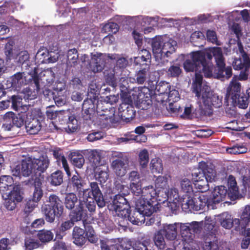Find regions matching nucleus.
Wrapping results in <instances>:
<instances>
[{
    "instance_id": "1",
    "label": "nucleus",
    "mask_w": 250,
    "mask_h": 250,
    "mask_svg": "<svg viewBox=\"0 0 250 250\" xmlns=\"http://www.w3.org/2000/svg\"><path fill=\"white\" fill-rule=\"evenodd\" d=\"M193 92L197 97V104L201 113L209 114L211 107L218 108L222 104V99L216 94H213L208 85L202 83V77L196 74L195 80L192 83Z\"/></svg>"
},
{
    "instance_id": "2",
    "label": "nucleus",
    "mask_w": 250,
    "mask_h": 250,
    "mask_svg": "<svg viewBox=\"0 0 250 250\" xmlns=\"http://www.w3.org/2000/svg\"><path fill=\"white\" fill-rule=\"evenodd\" d=\"M210 51V48L206 51H199L192 52L190 54L191 59H187L184 63V67L187 71H195L196 74L202 75L198 72L202 70L206 77L209 78L212 76L213 65L212 63L207 62L206 57L207 53ZM203 78V77H202ZM196 76L193 81L195 80ZM194 82H193V83Z\"/></svg>"
},
{
    "instance_id": "3",
    "label": "nucleus",
    "mask_w": 250,
    "mask_h": 250,
    "mask_svg": "<svg viewBox=\"0 0 250 250\" xmlns=\"http://www.w3.org/2000/svg\"><path fill=\"white\" fill-rule=\"evenodd\" d=\"M138 194H133L139 197L135 201V208L146 215L150 216L156 210L157 203L154 200L158 195V192L152 186L141 188Z\"/></svg>"
},
{
    "instance_id": "4",
    "label": "nucleus",
    "mask_w": 250,
    "mask_h": 250,
    "mask_svg": "<svg viewBox=\"0 0 250 250\" xmlns=\"http://www.w3.org/2000/svg\"><path fill=\"white\" fill-rule=\"evenodd\" d=\"M42 205V210L46 220L50 223L54 221L56 216L60 217L63 211V206L60 198L55 194H51Z\"/></svg>"
},
{
    "instance_id": "5",
    "label": "nucleus",
    "mask_w": 250,
    "mask_h": 250,
    "mask_svg": "<svg viewBox=\"0 0 250 250\" xmlns=\"http://www.w3.org/2000/svg\"><path fill=\"white\" fill-rule=\"evenodd\" d=\"M180 205L186 212L203 209L205 207V195L198 192L195 195L183 194L180 199Z\"/></svg>"
},
{
    "instance_id": "6",
    "label": "nucleus",
    "mask_w": 250,
    "mask_h": 250,
    "mask_svg": "<svg viewBox=\"0 0 250 250\" xmlns=\"http://www.w3.org/2000/svg\"><path fill=\"white\" fill-rule=\"evenodd\" d=\"M212 56L214 57L216 65L218 68V76L220 78L226 77L229 79L232 75L231 67H225V59L220 47H214L210 48V51L207 53V58L210 61Z\"/></svg>"
},
{
    "instance_id": "7",
    "label": "nucleus",
    "mask_w": 250,
    "mask_h": 250,
    "mask_svg": "<svg viewBox=\"0 0 250 250\" xmlns=\"http://www.w3.org/2000/svg\"><path fill=\"white\" fill-rule=\"evenodd\" d=\"M11 79L12 86L14 87H20L22 85L31 83L35 84L37 90L40 89V79L35 70L26 75L24 73H17Z\"/></svg>"
},
{
    "instance_id": "8",
    "label": "nucleus",
    "mask_w": 250,
    "mask_h": 250,
    "mask_svg": "<svg viewBox=\"0 0 250 250\" xmlns=\"http://www.w3.org/2000/svg\"><path fill=\"white\" fill-rule=\"evenodd\" d=\"M227 193V189L225 186L215 187L208 198H207L205 195V206L207 205L208 208H215L216 204L225 199Z\"/></svg>"
},
{
    "instance_id": "9",
    "label": "nucleus",
    "mask_w": 250,
    "mask_h": 250,
    "mask_svg": "<svg viewBox=\"0 0 250 250\" xmlns=\"http://www.w3.org/2000/svg\"><path fill=\"white\" fill-rule=\"evenodd\" d=\"M13 175L16 177H31L33 179L36 177L35 173L32 168L29 157L23 160L21 163L16 165L11 169Z\"/></svg>"
},
{
    "instance_id": "10",
    "label": "nucleus",
    "mask_w": 250,
    "mask_h": 250,
    "mask_svg": "<svg viewBox=\"0 0 250 250\" xmlns=\"http://www.w3.org/2000/svg\"><path fill=\"white\" fill-rule=\"evenodd\" d=\"M107 57L105 54L95 52L91 54V60L86 67L89 71L94 73L102 71L106 63Z\"/></svg>"
},
{
    "instance_id": "11",
    "label": "nucleus",
    "mask_w": 250,
    "mask_h": 250,
    "mask_svg": "<svg viewBox=\"0 0 250 250\" xmlns=\"http://www.w3.org/2000/svg\"><path fill=\"white\" fill-rule=\"evenodd\" d=\"M2 198L5 200L4 205L6 208L10 210H13L17 204L21 202L23 199L20 187L18 185L14 187L7 192V197Z\"/></svg>"
},
{
    "instance_id": "12",
    "label": "nucleus",
    "mask_w": 250,
    "mask_h": 250,
    "mask_svg": "<svg viewBox=\"0 0 250 250\" xmlns=\"http://www.w3.org/2000/svg\"><path fill=\"white\" fill-rule=\"evenodd\" d=\"M32 166V168L36 175V178L40 176L41 173L44 172L49 167L50 161L46 155H41L36 157L28 156Z\"/></svg>"
},
{
    "instance_id": "13",
    "label": "nucleus",
    "mask_w": 250,
    "mask_h": 250,
    "mask_svg": "<svg viewBox=\"0 0 250 250\" xmlns=\"http://www.w3.org/2000/svg\"><path fill=\"white\" fill-rule=\"evenodd\" d=\"M110 209L114 210L118 214L125 217L129 213V205L126 199L121 195H116L109 206Z\"/></svg>"
},
{
    "instance_id": "14",
    "label": "nucleus",
    "mask_w": 250,
    "mask_h": 250,
    "mask_svg": "<svg viewBox=\"0 0 250 250\" xmlns=\"http://www.w3.org/2000/svg\"><path fill=\"white\" fill-rule=\"evenodd\" d=\"M128 78L126 77L120 78L119 85L120 88V96L124 104L121 105V107L126 106V104H131L133 101L136 100L134 94L132 92L129 91L128 89Z\"/></svg>"
},
{
    "instance_id": "15",
    "label": "nucleus",
    "mask_w": 250,
    "mask_h": 250,
    "mask_svg": "<svg viewBox=\"0 0 250 250\" xmlns=\"http://www.w3.org/2000/svg\"><path fill=\"white\" fill-rule=\"evenodd\" d=\"M128 180L129 181L130 189L133 194H138L142 187L141 176L138 171L132 170L128 174Z\"/></svg>"
},
{
    "instance_id": "16",
    "label": "nucleus",
    "mask_w": 250,
    "mask_h": 250,
    "mask_svg": "<svg viewBox=\"0 0 250 250\" xmlns=\"http://www.w3.org/2000/svg\"><path fill=\"white\" fill-rule=\"evenodd\" d=\"M240 83L237 81L236 77H233L227 89L226 99L228 102L229 100H237V97L240 95Z\"/></svg>"
},
{
    "instance_id": "17",
    "label": "nucleus",
    "mask_w": 250,
    "mask_h": 250,
    "mask_svg": "<svg viewBox=\"0 0 250 250\" xmlns=\"http://www.w3.org/2000/svg\"><path fill=\"white\" fill-rule=\"evenodd\" d=\"M25 128L27 132L30 134H37L41 129L42 125L37 118L32 117L28 113L25 121Z\"/></svg>"
},
{
    "instance_id": "18",
    "label": "nucleus",
    "mask_w": 250,
    "mask_h": 250,
    "mask_svg": "<svg viewBox=\"0 0 250 250\" xmlns=\"http://www.w3.org/2000/svg\"><path fill=\"white\" fill-rule=\"evenodd\" d=\"M16 186L11 176L3 175L0 177V192L2 197H7V192Z\"/></svg>"
},
{
    "instance_id": "19",
    "label": "nucleus",
    "mask_w": 250,
    "mask_h": 250,
    "mask_svg": "<svg viewBox=\"0 0 250 250\" xmlns=\"http://www.w3.org/2000/svg\"><path fill=\"white\" fill-rule=\"evenodd\" d=\"M199 167L202 169V172L206 178L209 182H212L216 179L217 173L213 166L208 165L206 162L202 161L199 163Z\"/></svg>"
},
{
    "instance_id": "20",
    "label": "nucleus",
    "mask_w": 250,
    "mask_h": 250,
    "mask_svg": "<svg viewBox=\"0 0 250 250\" xmlns=\"http://www.w3.org/2000/svg\"><path fill=\"white\" fill-rule=\"evenodd\" d=\"M193 180L195 187L200 192H206L209 189L208 183L209 182L206 178L204 174L195 173L193 175Z\"/></svg>"
},
{
    "instance_id": "21",
    "label": "nucleus",
    "mask_w": 250,
    "mask_h": 250,
    "mask_svg": "<svg viewBox=\"0 0 250 250\" xmlns=\"http://www.w3.org/2000/svg\"><path fill=\"white\" fill-rule=\"evenodd\" d=\"M164 193V198L167 200L169 204H173L175 207L180 206V196H182V194L179 193L177 188H172L168 189H166Z\"/></svg>"
},
{
    "instance_id": "22",
    "label": "nucleus",
    "mask_w": 250,
    "mask_h": 250,
    "mask_svg": "<svg viewBox=\"0 0 250 250\" xmlns=\"http://www.w3.org/2000/svg\"><path fill=\"white\" fill-rule=\"evenodd\" d=\"M80 195V198H81V192L80 191H79ZM85 215V212L83 209V203L81 201V199L79 200V204L75 210L70 212L69 214V219L75 224V222H78L81 220Z\"/></svg>"
},
{
    "instance_id": "23",
    "label": "nucleus",
    "mask_w": 250,
    "mask_h": 250,
    "mask_svg": "<svg viewBox=\"0 0 250 250\" xmlns=\"http://www.w3.org/2000/svg\"><path fill=\"white\" fill-rule=\"evenodd\" d=\"M90 188L84 189L82 192L84 202L85 200L86 201H88V199L93 200V197L102 193L96 182L90 183Z\"/></svg>"
},
{
    "instance_id": "24",
    "label": "nucleus",
    "mask_w": 250,
    "mask_h": 250,
    "mask_svg": "<svg viewBox=\"0 0 250 250\" xmlns=\"http://www.w3.org/2000/svg\"><path fill=\"white\" fill-rule=\"evenodd\" d=\"M163 39L159 37L153 39L152 41V48L154 57L158 62L162 60V47L163 45Z\"/></svg>"
},
{
    "instance_id": "25",
    "label": "nucleus",
    "mask_w": 250,
    "mask_h": 250,
    "mask_svg": "<svg viewBox=\"0 0 250 250\" xmlns=\"http://www.w3.org/2000/svg\"><path fill=\"white\" fill-rule=\"evenodd\" d=\"M177 43L172 39H163V45L162 47V59L165 57H168L171 53L175 51V47Z\"/></svg>"
},
{
    "instance_id": "26",
    "label": "nucleus",
    "mask_w": 250,
    "mask_h": 250,
    "mask_svg": "<svg viewBox=\"0 0 250 250\" xmlns=\"http://www.w3.org/2000/svg\"><path fill=\"white\" fill-rule=\"evenodd\" d=\"M177 228H180V231L183 242H191L194 238V234L190 232L189 223H177Z\"/></svg>"
},
{
    "instance_id": "27",
    "label": "nucleus",
    "mask_w": 250,
    "mask_h": 250,
    "mask_svg": "<svg viewBox=\"0 0 250 250\" xmlns=\"http://www.w3.org/2000/svg\"><path fill=\"white\" fill-rule=\"evenodd\" d=\"M177 229L176 223L173 224H164L163 228L160 231H161V232L165 234L167 239L173 240L177 237Z\"/></svg>"
},
{
    "instance_id": "28",
    "label": "nucleus",
    "mask_w": 250,
    "mask_h": 250,
    "mask_svg": "<svg viewBox=\"0 0 250 250\" xmlns=\"http://www.w3.org/2000/svg\"><path fill=\"white\" fill-rule=\"evenodd\" d=\"M83 229L78 226L74 227L72 231L73 243L77 246H83L86 241Z\"/></svg>"
},
{
    "instance_id": "29",
    "label": "nucleus",
    "mask_w": 250,
    "mask_h": 250,
    "mask_svg": "<svg viewBox=\"0 0 250 250\" xmlns=\"http://www.w3.org/2000/svg\"><path fill=\"white\" fill-rule=\"evenodd\" d=\"M168 88L169 93L167 100L169 103V106H171L173 103L177 102L180 99V96L178 90L176 89L170 90V86L168 83H164L163 85H160L159 90L161 91V93H164L167 91H163V89Z\"/></svg>"
},
{
    "instance_id": "30",
    "label": "nucleus",
    "mask_w": 250,
    "mask_h": 250,
    "mask_svg": "<svg viewBox=\"0 0 250 250\" xmlns=\"http://www.w3.org/2000/svg\"><path fill=\"white\" fill-rule=\"evenodd\" d=\"M128 161H119L118 160H113L111 163V168L118 176H123L126 172V165Z\"/></svg>"
},
{
    "instance_id": "31",
    "label": "nucleus",
    "mask_w": 250,
    "mask_h": 250,
    "mask_svg": "<svg viewBox=\"0 0 250 250\" xmlns=\"http://www.w3.org/2000/svg\"><path fill=\"white\" fill-rule=\"evenodd\" d=\"M4 121L12 122L13 125L18 127H21L24 123V118L21 115H17L12 112H7L4 115Z\"/></svg>"
},
{
    "instance_id": "32",
    "label": "nucleus",
    "mask_w": 250,
    "mask_h": 250,
    "mask_svg": "<svg viewBox=\"0 0 250 250\" xmlns=\"http://www.w3.org/2000/svg\"><path fill=\"white\" fill-rule=\"evenodd\" d=\"M53 156L57 160L58 164L62 165L64 168L67 175L68 177L70 176L71 172L69 170V166L67 162V160L64 157L62 151L60 148H55L53 150Z\"/></svg>"
},
{
    "instance_id": "33",
    "label": "nucleus",
    "mask_w": 250,
    "mask_h": 250,
    "mask_svg": "<svg viewBox=\"0 0 250 250\" xmlns=\"http://www.w3.org/2000/svg\"><path fill=\"white\" fill-rule=\"evenodd\" d=\"M136 211L131 215L129 214L126 215L128 218V220L134 225L138 226L141 225L145 222V216H146L145 213L140 211L138 209L135 208ZM147 216H148L147 215Z\"/></svg>"
},
{
    "instance_id": "34",
    "label": "nucleus",
    "mask_w": 250,
    "mask_h": 250,
    "mask_svg": "<svg viewBox=\"0 0 250 250\" xmlns=\"http://www.w3.org/2000/svg\"><path fill=\"white\" fill-rule=\"evenodd\" d=\"M217 219L221 226L226 229H230L233 227V218L228 212L219 215Z\"/></svg>"
},
{
    "instance_id": "35",
    "label": "nucleus",
    "mask_w": 250,
    "mask_h": 250,
    "mask_svg": "<svg viewBox=\"0 0 250 250\" xmlns=\"http://www.w3.org/2000/svg\"><path fill=\"white\" fill-rule=\"evenodd\" d=\"M242 59H235L232 62V65L234 69L241 70L243 68L248 69L250 66V59L248 55L244 54Z\"/></svg>"
},
{
    "instance_id": "36",
    "label": "nucleus",
    "mask_w": 250,
    "mask_h": 250,
    "mask_svg": "<svg viewBox=\"0 0 250 250\" xmlns=\"http://www.w3.org/2000/svg\"><path fill=\"white\" fill-rule=\"evenodd\" d=\"M72 164L78 168H81L84 163V159L83 154L79 151L71 152L69 155Z\"/></svg>"
},
{
    "instance_id": "37",
    "label": "nucleus",
    "mask_w": 250,
    "mask_h": 250,
    "mask_svg": "<svg viewBox=\"0 0 250 250\" xmlns=\"http://www.w3.org/2000/svg\"><path fill=\"white\" fill-rule=\"evenodd\" d=\"M155 185L156 191L158 192V196H163V192L167 189V179L166 177L159 176L155 181Z\"/></svg>"
},
{
    "instance_id": "38",
    "label": "nucleus",
    "mask_w": 250,
    "mask_h": 250,
    "mask_svg": "<svg viewBox=\"0 0 250 250\" xmlns=\"http://www.w3.org/2000/svg\"><path fill=\"white\" fill-rule=\"evenodd\" d=\"M107 170L108 167L106 166H103L102 167H97L95 177L101 183H105L108 178Z\"/></svg>"
},
{
    "instance_id": "39",
    "label": "nucleus",
    "mask_w": 250,
    "mask_h": 250,
    "mask_svg": "<svg viewBox=\"0 0 250 250\" xmlns=\"http://www.w3.org/2000/svg\"><path fill=\"white\" fill-rule=\"evenodd\" d=\"M74 225V224L70 219L62 221L59 228V233L56 234L57 238L62 239L65 235L66 231L69 230Z\"/></svg>"
},
{
    "instance_id": "40",
    "label": "nucleus",
    "mask_w": 250,
    "mask_h": 250,
    "mask_svg": "<svg viewBox=\"0 0 250 250\" xmlns=\"http://www.w3.org/2000/svg\"><path fill=\"white\" fill-rule=\"evenodd\" d=\"M98 29L96 27L86 29L82 35V38L87 42H90L93 40H96L98 38Z\"/></svg>"
},
{
    "instance_id": "41",
    "label": "nucleus",
    "mask_w": 250,
    "mask_h": 250,
    "mask_svg": "<svg viewBox=\"0 0 250 250\" xmlns=\"http://www.w3.org/2000/svg\"><path fill=\"white\" fill-rule=\"evenodd\" d=\"M78 198L73 193H69L66 195L64 199V205L66 208L71 210L74 208L75 205L78 203Z\"/></svg>"
},
{
    "instance_id": "42",
    "label": "nucleus",
    "mask_w": 250,
    "mask_h": 250,
    "mask_svg": "<svg viewBox=\"0 0 250 250\" xmlns=\"http://www.w3.org/2000/svg\"><path fill=\"white\" fill-rule=\"evenodd\" d=\"M87 152L90 160L97 167L100 164L102 151L99 150L94 149L88 150Z\"/></svg>"
},
{
    "instance_id": "43",
    "label": "nucleus",
    "mask_w": 250,
    "mask_h": 250,
    "mask_svg": "<svg viewBox=\"0 0 250 250\" xmlns=\"http://www.w3.org/2000/svg\"><path fill=\"white\" fill-rule=\"evenodd\" d=\"M180 186L181 188V194L184 193V194H193V191L190 181L188 178H185L180 182Z\"/></svg>"
},
{
    "instance_id": "44",
    "label": "nucleus",
    "mask_w": 250,
    "mask_h": 250,
    "mask_svg": "<svg viewBox=\"0 0 250 250\" xmlns=\"http://www.w3.org/2000/svg\"><path fill=\"white\" fill-rule=\"evenodd\" d=\"M78 54L76 49H70L67 52V64L68 66H75L77 64Z\"/></svg>"
},
{
    "instance_id": "45",
    "label": "nucleus",
    "mask_w": 250,
    "mask_h": 250,
    "mask_svg": "<svg viewBox=\"0 0 250 250\" xmlns=\"http://www.w3.org/2000/svg\"><path fill=\"white\" fill-rule=\"evenodd\" d=\"M153 241L155 245L160 250H164L166 248V242L161 231L156 232L153 237Z\"/></svg>"
},
{
    "instance_id": "46",
    "label": "nucleus",
    "mask_w": 250,
    "mask_h": 250,
    "mask_svg": "<svg viewBox=\"0 0 250 250\" xmlns=\"http://www.w3.org/2000/svg\"><path fill=\"white\" fill-rule=\"evenodd\" d=\"M149 154L147 149H144L138 154V162L140 166L144 168L147 167L149 162Z\"/></svg>"
},
{
    "instance_id": "47",
    "label": "nucleus",
    "mask_w": 250,
    "mask_h": 250,
    "mask_svg": "<svg viewBox=\"0 0 250 250\" xmlns=\"http://www.w3.org/2000/svg\"><path fill=\"white\" fill-rule=\"evenodd\" d=\"M150 167L153 173H160L162 172L163 170L162 160L158 158L152 159L150 164Z\"/></svg>"
},
{
    "instance_id": "48",
    "label": "nucleus",
    "mask_w": 250,
    "mask_h": 250,
    "mask_svg": "<svg viewBox=\"0 0 250 250\" xmlns=\"http://www.w3.org/2000/svg\"><path fill=\"white\" fill-rule=\"evenodd\" d=\"M35 190L33 195V201L38 202L42 196V191L40 187L41 183L38 178L35 179Z\"/></svg>"
},
{
    "instance_id": "49",
    "label": "nucleus",
    "mask_w": 250,
    "mask_h": 250,
    "mask_svg": "<svg viewBox=\"0 0 250 250\" xmlns=\"http://www.w3.org/2000/svg\"><path fill=\"white\" fill-rule=\"evenodd\" d=\"M48 55V51L46 49L40 48L36 53L35 57V61L38 63L47 62L46 58Z\"/></svg>"
},
{
    "instance_id": "50",
    "label": "nucleus",
    "mask_w": 250,
    "mask_h": 250,
    "mask_svg": "<svg viewBox=\"0 0 250 250\" xmlns=\"http://www.w3.org/2000/svg\"><path fill=\"white\" fill-rule=\"evenodd\" d=\"M70 181L73 188L78 190H80L84 184V181L77 172L73 175Z\"/></svg>"
},
{
    "instance_id": "51",
    "label": "nucleus",
    "mask_w": 250,
    "mask_h": 250,
    "mask_svg": "<svg viewBox=\"0 0 250 250\" xmlns=\"http://www.w3.org/2000/svg\"><path fill=\"white\" fill-rule=\"evenodd\" d=\"M230 101L233 108L235 105H237L240 108L246 109L249 104L247 98L244 96H240V95L237 97V100Z\"/></svg>"
},
{
    "instance_id": "52",
    "label": "nucleus",
    "mask_w": 250,
    "mask_h": 250,
    "mask_svg": "<svg viewBox=\"0 0 250 250\" xmlns=\"http://www.w3.org/2000/svg\"><path fill=\"white\" fill-rule=\"evenodd\" d=\"M182 72L180 66L178 64L171 65L167 71V74L168 77H178Z\"/></svg>"
},
{
    "instance_id": "53",
    "label": "nucleus",
    "mask_w": 250,
    "mask_h": 250,
    "mask_svg": "<svg viewBox=\"0 0 250 250\" xmlns=\"http://www.w3.org/2000/svg\"><path fill=\"white\" fill-rule=\"evenodd\" d=\"M54 234L50 230H42L38 233V237L42 242H48L53 238Z\"/></svg>"
},
{
    "instance_id": "54",
    "label": "nucleus",
    "mask_w": 250,
    "mask_h": 250,
    "mask_svg": "<svg viewBox=\"0 0 250 250\" xmlns=\"http://www.w3.org/2000/svg\"><path fill=\"white\" fill-rule=\"evenodd\" d=\"M78 128V121L74 116H70L67 124V127H65V131L68 133L75 132Z\"/></svg>"
},
{
    "instance_id": "55",
    "label": "nucleus",
    "mask_w": 250,
    "mask_h": 250,
    "mask_svg": "<svg viewBox=\"0 0 250 250\" xmlns=\"http://www.w3.org/2000/svg\"><path fill=\"white\" fill-rule=\"evenodd\" d=\"M63 181L62 173L61 171L58 170L51 175L50 182L52 185L58 186Z\"/></svg>"
},
{
    "instance_id": "56",
    "label": "nucleus",
    "mask_w": 250,
    "mask_h": 250,
    "mask_svg": "<svg viewBox=\"0 0 250 250\" xmlns=\"http://www.w3.org/2000/svg\"><path fill=\"white\" fill-rule=\"evenodd\" d=\"M24 245L26 250H33L39 248L41 244L36 239L26 238L25 240Z\"/></svg>"
},
{
    "instance_id": "57",
    "label": "nucleus",
    "mask_w": 250,
    "mask_h": 250,
    "mask_svg": "<svg viewBox=\"0 0 250 250\" xmlns=\"http://www.w3.org/2000/svg\"><path fill=\"white\" fill-rule=\"evenodd\" d=\"M86 236L88 240L92 243H95L98 241V237L93 229L91 226L85 228Z\"/></svg>"
},
{
    "instance_id": "58",
    "label": "nucleus",
    "mask_w": 250,
    "mask_h": 250,
    "mask_svg": "<svg viewBox=\"0 0 250 250\" xmlns=\"http://www.w3.org/2000/svg\"><path fill=\"white\" fill-rule=\"evenodd\" d=\"M228 183L230 191L232 192L235 196L238 195V188L237 186V183L234 177L229 175L228 178Z\"/></svg>"
},
{
    "instance_id": "59",
    "label": "nucleus",
    "mask_w": 250,
    "mask_h": 250,
    "mask_svg": "<svg viewBox=\"0 0 250 250\" xmlns=\"http://www.w3.org/2000/svg\"><path fill=\"white\" fill-rule=\"evenodd\" d=\"M54 73L51 69H49L44 71L41 80L43 82L46 81L47 83L50 84L54 81Z\"/></svg>"
},
{
    "instance_id": "60",
    "label": "nucleus",
    "mask_w": 250,
    "mask_h": 250,
    "mask_svg": "<svg viewBox=\"0 0 250 250\" xmlns=\"http://www.w3.org/2000/svg\"><path fill=\"white\" fill-rule=\"evenodd\" d=\"M118 31V25L117 23L113 22L105 24L102 28L103 33H116Z\"/></svg>"
},
{
    "instance_id": "61",
    "label": "nucleus",
    "mask_w": 250,
    "mask_h": 250,
    "mask_svg": "<svg viewBox=\"0 0 250 250\" xmlns=\"http://www.w3.org/2000/svg\"><path fill=\"white\" fill-rule=\"evenodd\" d=\"M148 74V70L146 68L139 71L135 75L136 82L138 84H143L146 81Z\"/></svg>"
},
{
    "instance_id": "62",
    "label": "nucleus",
    "mask_w": 250,
    "mask_h": 250,
    "mask_svg": "<svg viewBox=\"0 0 250 250\" xmlns=\"http://www.w3.org/2000/svg\"><path fill=\"white\" fill-rule=\"evenodd\" d=\"M241 221H243L244 224L248 225L250 222V205H247L245 207L240 216Z\"/></svg>"
},
{
    "instance_id": "63",
    "label": "nucleus",
    "mask_w": 250,
    "mask_h": 250,
    "mask_svg": "<svg viewBox=\"0 0 250 250\" xmlns=\"http://www.w3.org/2000/svg\"><path fill=\"white\" fill-rule=\"evenodd\" d=\"M120 246L123 250H130L132 245V241L128 238H122L118 239Z\"/></svg>"
},
{
    "instance_id": "64",
    "label": "nucleus",
    "mask_w": 250,
    "mask_h": 250,
    "mask_svg": "<svg viewBox=\"0 0 250 250\" xmlns=\"http://www.w3.org/2000/svg\"><path fill=\"white\" fill-rule=\"evenodd\" d=\"M14 44V42L10 40L5 44L4 48V53L6 56V57L8 59H11L13 55V46Z\"/></svg>"
}]
</instances>
